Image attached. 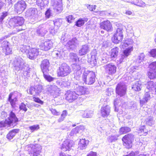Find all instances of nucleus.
Segmentation results:
<instances>
[{"label":"nucleus","instance_id":"obj_48","mask_svg":"<svg viewBox=\"0 0 156 156\" xmlns=\"http://www.w3.org/2000/svg\"><path fill=\"white\" fill-rule=\"evenodd\" d=\"M37 10V9L35 8H31L30 10V13L31 15H33L35 14L36 11Z\"/></svg>","mask_w":156,"mask_h":156},{"label":"nucleus","instance_id":"obj_44","mask_svg":"<svg viewBox=\"0 0 156 156\" xmlns=\"http://www.w3.org/2000/svg\"><path fill=\"white\" fill-rule=\"evenodd\" d=\"M12 50L8 47L7 46L5 48V54L6 55H8L11 54Z\"/></svg>","mask_w":156,"mask_h":156},{"label":"nucleus","instance_id":"obj_26","mask_svg":"<svg viewBox=\"0 0 156 156\" xmlns=\"http://www.w3.org/2000/svg\"><path fill=\"white\" fill-rule=\"evenodd\" d=\"M131 130V129L128 127H122L119 129V132L121 135H122L127 133L130 132Z\"/></svg>","mask_w":156,"mask_h":156},{"label":"nucleus","instance_id":"obj_2","mask_svg":"<svg viewBox=\"0 0 156 156\" xmlns=\"http://www.w3.org/2000/svg\"><path fill=\"white\" fill-rule=\"evenodd\" d=\"M71 72L70 67L66 63H62L58 69L57 74L58 77H63L68 75Z\"/></svg>","mask_w":156,"mask_h":156},{"label":"nucleus","instance_id":"obj_11","mask_svg":"<svg viewBox=\"0 0 156 156\" xmlns=\"http://www.w3.org/2000/svg\"><path fill=\"white\" fill-rule=\"evenodd\" d=\"M100 27L107 32H111L113 30V27L112 23L108 20L103 21L100 24Z\"/></svg>","mask_w":156,"mask_h":156},{"label":"nucleus","instance_id":"obj_6","mask_svg":"<svg viewBox=\"0 0 156 156\" xmlns=\"http://www.w3.org/2000/svg\"><path fill=\"white\" fill-rule=\"evenodd\" d=\"M122 29L117 28L116 31L112 38V40L113 42L118 44L122 41L123 39L122 34Z\"/></svg>","mask_w":156,"mask_h":156},{"label":"nucleus","instance_id":"obj_58","mask_svg":"<svg viewBox=\"0 0 156 156\" xmlns=\"http://www.w3.org/2000/svg\"><path fill=\"white\" fill-rule=\"evenodd\" d=\"M152 121V119H148V121H147V123H148V124H149V123H151V122ZM152 124V123H151Z\"/></svg>","mask_w":156,"mask_h":156},{"label":"nucleus","instance_id":"obj_43","mask_svg":"<svg viewBox=\"0 0 156 156\" xmlns=\"http://www.w3.org/2000/svg\"><path fill=\"white\" fill-rule=\"evenodd\" d=\"M7 15L8 13L7 12H3L2 13V15L0 17V22H2L5 18L7 16Z\"/></svg>","mask_w":156,"mask_h":156},{"label":"nucleus","instance_id":"obj_45","mask_svg":"<svg viewBox=\"0 0 156 156\" xmlns=\"http://www.w3.org/2000/svg\"><path fill=\"white\" fill-rule=\"evenodd\" d=\"M96 6L95 5H89L87 6L88 9L91 11H94L96 9Z\"/></svg>","mask_w":156,"mask_h":156},{"label":"nucleus","instance_id":"obj_35","mask_svg":"<svg viewBox=\"0 0 156 156\" xmlns=\"http://www.w3.org/2000/svg\"><path fill=\"white\" fill-rule=\"evenodd\" d=\"M36 90V94H39L42 90L43 87L41 85H38L35 86Z\"/></svg>","mask_w":156,"mask_h":156},{"label":"nucleus","instance_id":"obj_12","mask_svg":"<svg viewBox=\"0 0 156 156\" xmlns=\"http://www.w3.org/2000/svg\"><path fill=\"white\" fill-rule=\"evenodd\" d=\"M8 100L12 107H15L18 101L17 96L15 91L11 92L9 94Z\"/></svg>","mask_w":156,"mask_h":156},{"label":"nucleus","instance_id":"obj_17","mask_svg":"<svg viewBox=\"0 0 156 156\" xmlns=\"http://www.w3.org/2000/svg\"><path fill=\"white\" fill-rule=\"evenodd\" d=\"M110 112V107L108 105L102 106L101 108V114L103 117H107L109 115Z\"/></svg>","mask_w":156,"mask_h":156},{"label":"nucleus","instance_id":"obj_57","mask_svg":"<svg viewBox=\"0 0 156 156\" xmlns=\"http://www.w3.org/2000/svg\"><path fill=\"white\" fill-rule=\"evenodd\" d=\"M138 156H150L148 154H140Z\"/></svg>","mask_w":156,"mask_h":156},{"label":"nucleus","instance_id":"obj_7","mask_svg":"<svg viewBox=\"0 0 156 156\" xmlns=\"http://www.w3.org/2000/svg\"><path fill=\"white\" fill-rule=\"evenodd\" d=\"M27 6L25 1L23 0L19 1L14 5V11L17 13L20 14L26 9Z\"/></svg>","mask_w":156,"mask_h":156},{"label":"nucleus","instance_id":"obj_18","mask_svg":"<svg viewBox=\"0 0 156 156\" xmlns=\"http://www.w3.org/2000/svg\"><path fill=\"white\" fill-rule=\"evenodd\" d=\"M38 49L36 48H31L28 53L29 58L30 59H34L38 55Z\"/></svg>","mask_w":156,"mask_h":156},{"label":"nucleus","instance_id":"obj_1","mask_svg":"<svg viewBox=\"0 0 156 156\" xmlns=\"http://www.w3.org/2000/svg\"><path fill=\"white\" fill-rule=\"evenodd\" d=\"M11 22L13 24V27L16 32L24 30L22 27H20L23 25L24 22V19L23 17L19 16L14 17L12 19Z\"/></svg>","mask_w":156,"mask_h":156},{"label":"nucleus","instance_id":"obj_21","mask_svg":"<svg viewBox=\"0 0 156 156\" xmlns=\"http://www.w3.org/2000/svg\"><path fill=\"white\" fill-rule=\"evenodd\" d=\"M19 129H14L10 131L6 136L7 138L9 140L12 139L16 134L19 132Z\"/></svg>","mask_w":156,"mask_h":156},{"label":"nucleus","instance_id":"obj_9","mask_svg":"<svg viewBox=\"0 0 156 156\" xmlns=\"http://www.w3.org/2000/svg\"><path fill=\"white\" fill-rule=\"evenodd\" d=\"M5 120L7 125L9 126H11V124L16 123L19 121L18 118L12 111L10 112L9 117Z\"/></svg>","mask_w":156,"mask_h":156},{"label":"nucleus","instance_id":"obj_16","mask_svg":"<svg viewBox=\"0 0 156 156\" xmlns=\"http://www.w3.org/2000/svg\"><path fill=\"white\" fill-rule=\"evenodd\" d=\"M50 66V62L49 60L46 59L42 60L40 65V67L42 73L49 71V67Z\"/></svg>","mask_w":156,"mask_h":156},{"label":"nucleus","instance_id":"obj_34","mask_svg":"<svg viewBox=\"0 0 156 156\" xmlns=\"http://www.w3.org/2000/svg\"><path fill=\"white\" fill-rule=\"evenodd\" d=\"M29 129L31 132H33L37 130L40 128L39 125H34L29 127Z\"/></svg>","mask_w":156,"mask_h":156},{"label":"nucleus","instance_id":"obj_60","mask_svg":"<svg viewBox=\"0 0 156 156\" xmlns=\"http://www.w3.org/2000/svg\"><path fill=\"white\" fill-rule=\"evenodd\" d=\"M76 126V125H75V124H74V125H73V126Z\"/></svg>","mask_w":156,"mask_h":156},{"label":"nucleus","instance_id":"obj_56","mask_svg":"<svg viewBox=\"0 0 156 156\" xmlns=\"http://www.w3.org/2000/svg\"><path fill=\"white\" fill-rule=\"evenodd\" d=\"M143 133L142 134V135L145 136L147 134L148 131L147 130H144V131L143 132Z\"/></svg>","mask_w":156,"mask_h":156},{"label":"nucleus","instance_id":"obj_28","mask_svg":"<svg viewBox=\"0 0 156 156\" xmlns=\"http://www.w3.org/2000/svg\"><path fill=\"white\" fill-rule=\"evenodd\" d=\"M133 45H130L123 51V53L127 57L130 54L131 52L133 50Z\"/></svg>","mask_w":156,"mask_h":156},{"label":"nucleus","instance_id":"obj_8","mask_svg":"<svg viewBox=\"0 0 156 156\" xmlns=\"http://www.w3.org/2000/svg\"><path fill=\"white\" fill-rule=\"evenodd\" d=\"M127 88L121 83H119L115 88L116 96L119 97H123L126 94Z\"/></svg>","mask_w":156,"mask_h":156},{"label":"nucleus","instance_id":"obj_22","mask_svg":"<svg viewBox=\"0 0 156 156\" xmlns=\"http://www.w3.org/2000/svg\"><path fill=\"white\" fill-rule=\"evenodd\" d=\"M89 49L87 45H83L79 51V54L80 56L86 55L89 51Z\"/></svg>","mask_w":156,"mask_h":156},{"label":"nucleus","instance_id":"obj_59","mask_svg":"<svg viewBox=\"0 0 156 156\" xmlns=\"http://www.w3.org/2000/svg\"><path fill=\"white\" fill-rule=\"evenodd\" d=\"M154 41L156 44V38L154 39Z\"/></svg>","mask_w":156,"mask_h":156},{"label":"nucleus","instance_id":"obj_15","mask_svg":"<svg viewBox=\"0 0 156 156\" xmlns=\"http://www.w3.org/2000/svg\"><path fill=\"white\" fill-rule=\"evenodd\" d=\"M73 144L71 140L66 139L63 142L60 149L65 151H69L72 147Z\"/></svg>","mask_w":156,"mask_h":156},{"label":"nucleus","instance_id":"obj_31","mask_svg":"<svg viewBox=\"0 0 156 156\" xmlns=\"http://www.w3.org/2000/svg\"><path fill=\"white\" fill-rule=\"evenodd\" d=\"M67 111L66 110H64L63 111L61 117L58 119V121L59 122L63 120L65 117L67 115Z\"/></svg>","mask_w":156,"mask_h":156},{"label":"nucleus","instance_id":"obj_20","mask_svg":"<svg viewBox=\"0 0 156 156\" xmlns=\"http://www.w3.org/2000/svg\"><path fill=\"white\" fill-rule=\"evenodd\" d=\"M88 20L87 17H83L79 18L75 22V25L78 27H81L83 26L85 23Z\"/></svg>","mask_w":156,"mask_h":156},{"label":"nucleus","instance_id":"obj_33","mask_svg":"<svg viewBox=\"0 0 156 156\" xmlns=\"http://www.w3.org/2000/svg\"><path fill=\"white\" fill-rule=\"evenodd\" d=\"M76 42L75 41L72 39L71 40L67 42V45L68 47H69L70 48H73L75 45Z\"/></svg>","mask_w":156,"mask_h":156},{"label":"nucleus","instance_id":"obj_25","mask_svg":"<svg viewBox=\"0 0 156 156\" xmlns=\"http://www.w3.org/2000/svg\"><path fill=\"white\" fill-rule=\"evenodd\" d=\"M89 143V141L86 140L85 139H82L80 140L79 145L80 148L81 149H83L88 145Z\"/></svg>","mask_w":156,"mask_h":156},{"label":"nucleus","instance_id":"obj_37","mask_svg":"<svg viewBox=\"0 0 156 156\" xmlns=\"http://www.w3.org/2000/svg\"><path fill=\"white\" fill-rule=\"evenodd\" d=\"M19 108L20 110H22L24 112H26L27 110V108L26 107V105L23 103H22L19 105Z\"/></svg>","mask_w":156,"mask_h":156},{"label":"nucleus","instance_id":"obj_3","mask_svg":"<svg viewBox=\"0 0 156 156\" xmlns=\"http://www.w3.org/2000/svg\"><path fill=\"white\" fill-rule=\"evenodd\" d=\"M134 136L132 133H129L125 135L122 138V144L126 148L129 149L132 147L133 142Z\"/></svg>","mask_w":156,"mask_h":156},{"label":"nucleus","instance_id":"obj_38","mask_svg":"<svg viewBox=\"0 0 156 156\" xmlns=\"http://www.w3.org/2000/svg\"><path fill=\"white\" fill-rule=\"evenodd\" d=\"M67 22L69 23H72L74 21L75 18L72 15H69L66 17Z\"/></svg>","mask_w":156,"mask_h":156},{"label":"nucleus","instance_id":"obj_46","mask_svg":"<svg viewBox=\"0 0 156 156\" xmlns=\"http://www.w3.org/2000/svg\"><path fill=\"white\" fill-rule=\"evenodd\" d=\"M45 17L47 19H48L51 16V11L48 9L45 12Z\"/></svg>","mask_w":156,"mask_h":156},{"label":"nucleus","instance_id":"obj_32","mask_svg":"<svg viewBox=\"0 0 156 156\" xmlns=\"http://www.w3.org/2000/svg\"><path fill=\"white\" fill-rule=\"evenodd\" d=\"M155 85V83L152 81H149L147 83V88L148 89H151L154 87Z\"/></svg>","mask_w":156,"mask_h":156},{"label":"nucleus","instance_id":"obj_49","mask_svg":"<svg viewBox=\"0 0 156 156\" xmlns=\"http://www.w3.org/2000/svg\"><path fill=\"white\" fill-rule=\"evenodd\" d=\"M7 125V123H6V122L5 120L4 121H1L0 122V128L5 127Z\"/></svg>","mask_w":156,"mask_h":156},{"label":"nucleus","instance_id":"obj_41","mask_svg":"<svg viewBox=\"0 0 156 156\" xmlns=\"http://www.w3.org/2000/svg\"><path fill=\"white\" fill-rule=\"evenodd\" d=\"M143 98L144 99H145L148 101L151 98L149 92H145Z\"/></svg>","mask_w":156,"mask_h":156},{"label":"nucleus","instance_id":"obj_19","mask_svg":"<svg viewBox=\"0 0 156 156\" xmlns=\"http://www.w3.org/2000/svg\"><path fill=\"white\" fill-rule=\"evenodd\" d=\"M119 49L117 47H115L112 48L109 52V55L110 58H115L117 57L119 54Z\"/></svg>","mask_w":156,"mask_h":156},{"label":"nucleus","instance_id":"obj_42","mask_svg":"<svg viewBox=\"0 0 156 156\" xmlns=\"http://www.w3.org/2000/svg\"><path fill=\"white\" fill-rule=\"evenodd\" d=\"M29 92L30 94L31 95L33 94L34 92L36 93V90L35 87L30 86L29 89Z\"/></svg>","mask_w":156,"mask_h":156},{"label":"nucleus","instance_id":"obj_4","mask_svg":"<svg viewBox=\"0 0 156 156\" xmlns=\"http://www.w3.org/2000/svg\"><path fill=\"white\" fill-rule=\"evenodd\" d=\"M95 74L94 72L88 71L84 73L83 75V80L89 85L93 83L95 81Z\"/></svg>","mask_w":156,"mask_h":156},{"label":"nucleus","instance_id":"obj_13","mask_svg":"<svg viewBox=\"0 0 156 156\" xmlns=\"http://www.w3.org/2000/svg\"><path fill=\"white\" fill-rule=\"evenodd\" d=\"M65 95L66 100L69 102L73 101L78 98L77 94L75 91H67Z\"/></svg>","mask_w":156,"mask_h":156},{"label":"nucleus","instance_id":"obj_10","mask_svg":"<svg viewBox=\"0 0 156 156\" xmlns=\"http://www.w3.org/2000/svg\"><path fill=\"white\" fill-rule=\"evenodd\" d=\"M106 73L109 75L112 76L116 72L117 67L116 66L112 63H109L104 66Z\"/></svg>","mask_w":156,"mask_h":156},{"label":"nucleus","instance_id":"obj_53","mask_svg":"<svg viewBox=\"0 0 156 156\" xmlns=\"http://www.w3.org/2000/svg\"><path fill=\"white\" fill-rule=\"evenodd\" d=\"M144 130H145V126H143L141 127L139 130V133H141L144 131Z\"/></svg>","mask_w":156,"mask_h":156},{"label":"nucleus","instance_id":"obj_61","mask_svg":"<svg viewBox=\"0 0 156 156\" xmlns=\"http://www.w3.org/2000/svg\"><path fill=\"white\" fill-rule=\"evenodd\" d=\"M62 0H61V4H62Z\"/></svg>","mask_w":156,"mask_h":156},{"label":"nucleus","instance_id":"obj_23","mask_svg":"<svg viewBox=\"0 0 156 156\" xmlns=\"http://www.w3.org/2000/svg\"><path fill=\"white\" fill-rule=\"evenodd\" d=\"M147 75L150 80L156 79V70L149 69L147 72Z\"/></svg>","mask_w":156,"mask_h":156},{"label":"nucleus","instance_id":"obj_29","mask_svg":"<svg viewBox=\"0 0 156 156\" xmlns=\"http://www.w3.org/2000/svg\"><path fill=\"white\" fill-rule=\"evenodd\" d=\"M132 89L135 91H139L141 90V84L139 83V82H137L133 84Z\"/></svg>","mask_w":156,"mask_h":156},{"label":"nucleus","instance_id":"obj_30","mask_svg":"<svg viewBox=\"0 0 156 156\" xmlns=\"http://www.w3.org/2000/svg\"><path fill=\"white\" fill-rule=\"evenodd\" d=\"M85 128L83 126H76L75 128L76 133H82L84 131Z\"/></svg>","mask_w":156,"mask_h":156},{"label":"nucleus","instance_id":"obj_27","mask_svg":"<svg viewBox=\"0 0 156 156\" xmlns=\"http://www.w3.org/2000/svg\"><path fill=\"white\" fill-rule=\"evenodd\" d=\"M49 71L43 73V76L46 80L48 82H51L54 80L55 78L51 76L48 75L49 74Z\"/></svg>","mask_w":156,"mask_h":156},{"label":"nucleus","instance_id":"obj_47","mask_svg":"<svg viewBox=\"0 0 156 156\" xmlns=\"http://www.w3.org/2000/svg\"><path fill=\"white\" fill-rule=\"evenodd\" d=\"M90 64L92 66H95L97 65V61L95 58H92L91 60Z\"/></svg>","mask_w":156,"mask_h":156},{"label":"nucleus","instance_id":"obj_24","mask_svg":"<svg viewBox=\"0 0 156 156\" xmlns=\"http://www.w3.org/2000/svg\"><path fill=\"white\" fill-rule=\"evenodd\" d=\"M86 89L82 86H80L77 88L76 91V94H77V97L79 95H81L85 94L86 93Z\"/></svg>","mask_w":156,"mask_h":156},{"label":"nucleus","instance_id":"obj_55","mask_svg":"<svg viewBox=\"0 0 156 156\" xmlns=\"http://www.w3.org/2000/svg\"><path fill=\"white\" fill-rule=\"evenodd\" d=\"M125 14L128 15H130L132 14V12L130 11L127 10Z\"/></svg>","mask_w":156,"mask_h":156},{"label":"nucleus","instance_id":"obj_5","mask_svg":"<svg viewBox=\"0 0 156 156\" xmlns=\"http://www.w3.org/2000/svg\"><path fill=\"white\" fill-rule=\"evenodd\" d=\"M42 148L41 146L37 144L33 145L28 147L27 151L31 156H41Z\"/></svg>","mask_w":156,"mask_h":156},{"label":"nucleus","instance_id":"obj_40","mask_svg":"<svg viewBox=\"0 0 156 156\" xmlns=\"http://www.w3.org/2000/svg\"><path fill=\"white\" fill-rule=\"evenodd\" d=\"M33 101L38 103L40 104L41 105H43L44 104V102L41 101L39 98L36 97L35 96H33Z\"/></svg>","mask_w":156,"mask_h":156},{"label":"nucleus","instance_id":"obj_50","mask_svg":"<svg viewBox=\"0 0 156 156\" xmlns=\"http://www.w3.org/2000/svg\"><path fill=\"white\" fill-rule=\"evenodd\" d=\"M87 156H97V153L96 152L91 151L87 155Z\"/></svg>","mask_w":156,"mask_h":156},{"label":"nucleus","instance_id":"obj_36","mask_svg":"<svg viewBox=\"0 0 156 156\" xmlns=\"http://www.w3.org/2000/svg\"><path fill=\"white\" fill-rule=\"evenodd\" d=\"M150 56L154 58H156V48L152 49L149 52Z\"/></svg>","mask_w":156,"mask_h":156},{"label":"nucleus","instance_id":"obj_54","mask_svg":"<svg viewBox=\"0 0 156 156\" xmlns=\"http://www.w3.org/2000/svg\"><path fill=\"white\" fill-rule=\"evenodd\" d=\"M123 156H136V154L135 152L132 151L128 154L127 155H124Z\"/></svg>","mask_w":156,"mask_h":156},{"label":"nucleus","instance_id":"obj_14","mask_svg":"<svg viewBox=\"0 0 156 156\" xmlns=\"http://www.w3.org/2000/svg\"><path fill=\"white\" fill-rule=\"evenodd\" d=\"M53 43L50 40H48L41 43L39 47L41 50L47 51L50 49L53 46Z\"/></svg>","mask_w":156,"mask_h":156},{"label":"nucleus","instance_id":"obj_39","mask_svg":"<svg viewBox=\"0 0 156 156\" xmlns=\"http://www.w3.org/2000/svg\"><path fill=\"white\" fill-rule=\"evenodd\" d=\"M149 69L156 70V61L151 62L148 66Z\"/></svg>","mask_w":156,"mask_h":156},{"label":"nucleus","instance_id":"obj_51","mask_svg":"<svg viewBox=\"0 0 156 156\" xmlns=\"http://www.w3.org/2000/svg\"><path fill=\"white\" fill-rule=\"evenodd\" d=\"M148 101L145 99H144V98L143 100H140V105L143 106Z\"/></svg>","mask_w":156,"mask_h":156},{"label":"nucleus","instance_id":"obj_52","mask_svg":"<svg viewBox=\"0 0 156 156\" xmlns=\"http://www.w3.org/2000/svg\"><path fill=\"white\" fill-rule=\"evenodd\" d=\"M51 111L52 113L54 115H59V113L55 109H52Z\"/></svg>","mask_w":156,"mask_h":156}]
</instances>
